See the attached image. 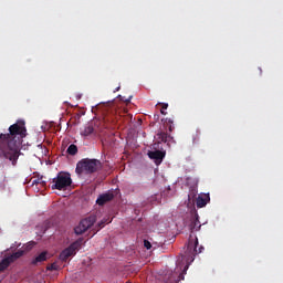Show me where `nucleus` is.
Wrapping results in <instances>:
<instances>
[{
  "mask_svg": "<svg viewBox=\"0 0 283 283\" xmlns=\"http://www.w3.org/2000/svg\"><path fill=\"white\" fill-rule=\"evenodd\" d=\"M187 269H189V265L185 266L184 273H187Z\"/></svg>",
  "mask_w": 283,
  "mask_h": 283,
  "instance_id": "29",
  "label": "nucleus"
},
{
  "mask_svg": "<svg viewBox=\"0 0 283 283\" xmlns=\"http://www.w3.org/2000/svg\"><path fill=\"white\" fill-rule=\"evenodd\" d=\"M193 249V253L198 255V253H202L205 251V247L200 245L198 249V237H195V241L189 239L188 241V250L191 251Z\"/></svg>",
  "mask_w": 283,
  "mask_h": 283,
  "instance_id": "8",
  "label": "nucleus"
},
{
  "mask_svg": "<svg viewBox=\"0 0 283 283\" xmlns=\"http://www.w3.org/2000/svg\"><path fill=\"white\" fill-rule=\"evenodd\" d=\"M118 90H120V87H117V88H116V92H118Z\"/></svg>",
  "mask_w": 283,
  "mask_h": 283,
  "instance_id": "30",
  "label": "nucleus"
},
{
  "mask_svg": "<svg viewBox=\"0 0 283 283\" xmlns=\"http://www.w3.org/2000/svg\"><path fill=\"white\" fill-rule=\"evenodd\" d=\"M148 157L151 160H155L156 165H160V163H163V159L165 158V151L163 150L149 151Z\"/></svg>",
  "mask_w": 283,
  "mask_h": 283,
  "instance_id": "7",
  "label": "nucleus"
},
{
  "mask_svg": "<svg viewBox=\"0 0 283 283\" xmlns=\"http://www.w3.org/2000/svg\"><path fill=\"white\" fill-rule=\"evenodd\" d=\"M157 138L159 140H161V143H168L169 142V138H171V135L165 133V132H160L157 134Z\"/></svg>",
  "mask_w": 283,
  "mask_h": 283,
  "instance_id": "15",
  "label": "nucleus"
},
{
  "mask_svg": "<svg viewBox=\"0 0 283 283\" xmlns=\"http://www.w3.org/2000/svg\"><path fill=\"white\" fill-rule=\"evenodd\" d=\"M94 134V126H86L84 130H82V136H92Z\"/></svg>",
  "mask_w": 283,
  "mask_h": 283,
  "instance_id": "18",
  "label": "nucleus"
},
{
  "mask_svg": "<svg viewBox=\"0 0 283 283\" xmlns=\"http://www.w3.org/2000/svg\"><path fill=\"white\" fill-rule=\"evenodd\" d=\"M48 261V251L41 252L38 256H35L31 264H33L34 266H36V264L41 263V262H45Z\"/></svg>",
  "mask_w": 283,
  "mask_h": 283,
  "instance_id": "10",
  "label": "nucleus"
},
{
  "mask_svg": "<svg viewBox=\"0 0 283 283\" xmlns=\"http://www.w3.org/2000/svg\"><path fill=\"white\" fill-rule=\"evenodd\" d=\"M83 247V238L77 239L75 242L71 243L66 249L60 253V260L62 262H67L72 255L76 253Z\"/></svg>",
  "mask_w": 283,
  "mask_h": 283,
  "instance_id": "4",
  "label": "nucleus"
},
{
  "mask_svg": "<svg viewBox=\"0 0 283 283\" xmlns=\"http://www.w3.org/2000/svg\"><path fill=\"white\" fill-rule=\"evenodd\" d=\"M69 156H76L78 154V147L74 144H71L66 150Z\"/></svg>",
  "mask_w": 283,
  "mask_h": 283,
  "instance_id": "16",
  "label": "nucleus"
},
{
  "mask_svg": "<svg viewBox=\"0 0 283 283\" xmlns=\"http://www.w3.org/2000/svg\"><path fill=\"white\" fill-rule=\"evenodd\" d=\"M111 200H114V193L106 192V193L101 195L97 198L96 205H99V207H103V205H105L106 202H111Z\"/></svg>",
  "mask_w": 283,
  "mask_h": 283,
  "instance_id": "9",
  "label": "nucleus"
},
{
  "mask_svg": "<svg viewBox=\"0 0 283 283\" xmlns=\"http://www.w3.org/2000/svg\"><path fill=\"white\" fill-rule=\"evenodd\" d=\"M36 243L34 241H31L27 245V251H31V249L35 245Z\"/></svg>",
  "mask_w": 283,
  "mask_h": 283,
  "instance_id": "23",
  "label": "nucleus"
},
{
  "mask_svg": "<svg viewBox=\"0 0 283 283\" xmlns=\"http://www.w3.org/2000/svg\"><path fill=\"white\" fill-rule=\"evenodd\" d=\"M67 187H72V177L67 172H60L53 178V185L51 189H57V191H65Z\"/></svg>",
  "mask_w": 283,
  "mask_h": 283,
  "instance_id": "3",
  "label": "nucleus"
},
{
  "mask_svg": "<svg viewBox=\"0 0 283 283\" xmlns=\"http://www.w3.org/2000/svg\"><path fill=\"white\" fill-rule=\"evenodd\" d=\"M48 182L43 180V177H40V187H45Z\"/></svg>",
  "mask_w": 283,
  "mask_h": 283,
  "instance_id": "24",
  "label": "nucleus"
},
{
  "mask_svg": "<svg viewBox=\"0 0 283 283\" xmlns=\"http://www.w3.org/2000/svg\"><path fill=\"white\" fill-rule=\"evenodd\" d=\"M40 182H41V178H38V179L33 180L32 185H40Z\"/></svg>",
  "mask_w": 283,
  "mask_h": 283,
  "instance_id": "26",
  "label": "nucleus"
},
{
  "mask_svg": "<svg viewBox=\"0 0 283 283\" xmlns=\"http://www.w3.org/2000/svg\"><path fill=\"white\" fill-rule=\"evenodd\" d=\"M112 222V219L109 218H104L101 222L97 223V230L101 231L105 227V224H109Z\"/></svg>",
  "mask_w": 283,
  "mask_h": 283,
  "instance_id": "17",
  "label": "nucleus"
},
{
  "mask_svg": "<svg viewBox=\"0 0 283 283\" xmlns=\"http://www.w3.org/2000/svg\"><path fill=\"white\" fill-rule=\"evenodd\" d=\"M12 263L10 262V259L4 258L1 260L0 262V273H2V271H6V269H8V266H10Z\"/></svg>",
  "mask_w": 283,
  "mask_h": 283,
  "instance_id": "14",
  "label": "nucleus"
},
{
  "mask_svg": "<svg viewBox=\"0 0 283 283\" xmlns=\"http://www.w3.org/2000/svg\"><path fill=\"white\" fill-rule=\"evenodd\" d=\"M160 114H163L164 116H167V112H165V109H160Z\"/></svg>",
  "mask_w": 283,
  "mask_h": 283,
  "instance_id": "27",
  "label": "nucleus"
},
{
  "mask_svg": "<svg viewBox=\"0 0 283 283\" xmlns=\"http://www.w3.org/2000/svg\"><path fill=\"white\" fill-rule=\"evenodd\" d=\"M132 101V96L128 99H124L125 103H129Z\"/></svg>",
  "mask_w": 283,
  "mask_h": 283,
  "instance_id": "28",
  "label": "nucleus"
},
{
  "mask_svg": "<svg viewBox=\"0 0 283 283\" xmlns=\"http://www.w3.org/2000/svg\"><path fill=\"white\" fill-rule=\"evenodd\" d=\"M198 196V184H195L193 186L190 187L189 193H188V200H192Z\"/></svg>",
  "mask_w": 283,
  "mask_h": 283,
  "instance_id": "13",
  "label": "nucleus"
},
{
  "mask_svg": "<svg viewBox=\"0 0 283 283\" xmlns=\"http://www.w3.org/2000/svg\"><path fill=\"white\" fill-rule=\"evenodd\" d=\"M200 227H202L200 224V219H199L198 214H196L195 219L190 223L191 233H193V231H200Z\"/></svg>",
  "mask_w": 283,
  "mask_h": 283,
  "instance_id": "11",
  "label": "nucleus"
},
{
  "mask_svg": "<svg viewBox=\"0 0 283 283\" xmlns=\"http://www.w3.org/2000/svg\"><path fill=\"white\" fill-rule=\"evenodd\" d=\"M168 107H169V104H167V103L161 104V109H167Z\"/></svg>",
  "mask_w": 283,
  "mask_h": 283,
  "instance_id": "25",
  "label": "nucleus"
},
{
  "mask_svg": "<svg viewBox=\"0 0 283 283\" xmlns=\"http://www.w3.org/2000/svg\"><path fill=\"white\" fill-rule=\"evenodd\" d=\"M211 202V197L209 193H201L198 196L196 205L198 209H202L203 207H207Z\"/></svg>",
  "mask_w": 283,
  "mask_h": 283,
  "instance_id": "6",
  "label": "nucleus"
},
{
  "mask_svg": "<svg viewBox=\"0 0 283 283\" xmlns=\"http://www.w3.org/2000/svg\"><path fill=\"white\" fill-rule=\"evenodd\" d=\"M165 125H166V129H168V132H174V129H175L174 120L166 119Z\"/></svg>",
  "mask_w": 283,
  "mask_h": 283,
  "instance_id": "19",
  "label": "nucleus"
},
{
  "mask_svg": "<svg viewBox=\"0 0 283 283\" xmlns=\"http://www.w3.org/2000/svg\"><path fill=\"white\" fill-rule=\"evenodd\" d=\"M46 271H59V264L52 263L51 265L46 266Z\"/></svg>",
  "mask_w": 283,
  "mask_h": 283,
  "instance_id": "20",
  "label": "nucleus"
},
{
  "mask_svg": "<svg viewBox=\"0 0 283 283\" xmlns=\"http://www.w3.org/2000/svg\"><path fill=\"white\" fill-rule=\"evenodd\" d=\"M25 122L18 120L9 127V133L0 134V160H10L13 167L19 160V147L27 134Z\"/></svg>",
  "mask_w": 283,
  "mask_h": 283,
  "instance_id": "1",
  "label": "nucleus"
},
{
  "mask_svg": "<svg viewBox=\"0 0 283 283\" xmlns=\"http://www.w3.org/2000/svg\"><path fill=\"white\" fill-rule=\"evenodd\" d=\"M98 169H101L98 159L84 158L76 164L75 172L82 176V174H96Z\"/></svg>",
  "mask_w": 283,
  "mask_h": 283,
  "instance_id": "2",
  "label": "nucleus"
},
{
  "mask_svg": "<svg viewBox=\"0 0 283 283\" xmlns=\"http://www.w3.org/2000/svg\"><path fill=\"white\" fill-rule=\"evenodd\" d=\"M24 253L25 252L23 250H18L15 253H13L7 258L10 261V263L12 264L13 262H17V260H19V258H23Z\"/></svg>",
  "mask_w": 283,
  "mask_h": 283,
  "instance_id": "12",
  "label": "nucleus"
},
{
  "mask_svg": "<svg viewBox=\"0 0 283 283\" xmlns=\"http://www.w3.org/2000/svg\"><path fill=\"white\" fill-rule=\"evenodd\" d=\"M96 222V216H90L85 219H82L77 227L74 228V232L76 235H83L87 229H91L94 227V223Z\"/></svg>",
  "mask_w": 283,
  "mask_h": 283,
  "instance_id": "5",
  "label": "nucleus"
},
{
  "mask_svg": "<svg viewBox=\"0 0 283 283\" xmlns=\"http://www.w3.org/2000/svg\"><path fill=\"white\" fill-rule=\"evenodd\" d=\"M198 140H200V135L198 133H196V135L192 136V143L196 145V143H198Z\"/></svg>",
  "mask_w": 283,
  "mask_h": 283,
  "instance_id": "21",
  "label": "nucleus"
},
{
  "mask_svg": "<svg viewBox=\"0 0 283 283\" xmlns=\"http://www.w3.org/2000/svg\"><path fill=\"white\" fill-rule=\"evenodd\" d=\"M144 247L147 250L151 249V242H149L148 240H144Z\"/></svg>",
  "mask_w": 283,
  "mask_h": 283,
  "instance_id": "22",
  "label": "nucleus"
}]
</instances>
